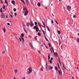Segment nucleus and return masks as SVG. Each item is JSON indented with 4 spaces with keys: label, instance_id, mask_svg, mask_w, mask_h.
I'll return each mask as SVG.
<instances>
[{
    "label": "nucleus",
    "instance_id": "f3484780",
    "mask_svg": "<svg viewBox=\"0 0 79 79\" xmlns=\"http://www.w3.org/2000/svg\"><path fill=\"white\" fill-rule=\"evenodd\" d=\"M37 5H38V6H41L40 3H38L37 4Z\"/></svg>",
    "mask_w": 79,
    "mask_h": 79
},
{
    "label": "nucleus",
    "instance_id": "412c9836",
    "mask_svg": "<svg viewBox=\"0 0 79 79\" xmlns=\"http://www.w3.org/2000/svg\"><path fill=\"white\" fill-rule=\"evenodd\" d=\"M46 27L47 28L48 31H50V28H49V27H48L47 26H46Z\"/></svg>",
    "mask_w": 79,
    "mask_h": 79
},
{
    "label": "nucleus",
    "instance_id": "39448f33",
    "mask_svg": "<svg viewBox=\"0 0 79 79\" xmlns=\"http://www.w3.org/2000/svg\"><path fill=\"white\" fill-rule=\"evenodd\" d=\"M29 45L31 47V48H32V49H34V47L32 45V44L31 43H30L29 44Z\"/></svg>",
    "mask_w": 79,
    "mask_h": 79
},
{
    "label": "nucleus",
    "instance_id": "6e6552de",
    "mask_svg": "<svg viewBox=\"0 0 79 79\" xmlns=\"http://www.w3.org/2000/svg\"><path fill=\"white\" fill-rule=\"evenodd\" d=\"M67 9L68 11H70L71 10V7L69 6H68Z\"/></svg>",
    "mask_w": 79,
    "mask_h": 79
},
{
    "label": "nucleus",
    "instance_id": "774afa93",
    "mask_svg": "<svg viewBox=\"0 0 79 79\" xmlns=\"http://www.w3.org/2000/svg\"><path fill=\"white\" fill-rule=\"evenodd\" d=\"M14 79H16V78H15V77H14Z\"/></svg>",
    "mask_w": 79,
    "mask_h": 79
},
{
    "label": "nucleus",
    "instance_id": "1a4fd4ad",
    "mask_svg": "<svg viewBox=\"0 0 79 79\" xmlns=\"http://www.w3.org/2000/svg\"><path fill=\"white\" fill-rule=\"evenodd\" d=\"M28 14V11L27 10V11H26L24 14V16H26Z\"/></svg>",
    "mask_w": 79,
    "mask_h": 79
},
{
    "label": "nucleus",
    "instance_id": "aec40b11",
    "mask_svg": "<svg viewBox=\"0 0 79 79\" xmlns=\"http://www.w3.org/2000/svg\"><path fill=\"white\" fill-rule=\"evenodd\" d=\"M15 73H18V70L17 69L15 70Z\"/></svg>",
    "mask_w": 79,
    "mask_h": 79
},
{
    "label": "nucleus",
    "instance_id": "f704fd0d",
    "mask_svg": "<svg viewBox=\"0 0 79 79\" xmlns=\"http://www.w3.org/2000/svg\"><path fill=\"white\" fill-rule=\"evenodd\" d=\"M13 10L14 11H16V9L15 8H14Z\"/></svg>",
    "mask_w": 79,
    "mask_h": 79
},
{
    "label": "nucleus",
    "instance_id": "5fc2aeb1",
    "mask_svg": "<svg viewBox=\"0 0 79 79\" xmlns=\"http://www.w3.org/2000/svg\"><path fill=\"white\" fill-rule=\"evenodd\" d=\"M58 68H59V69H60V66H58Z\"/></svg>",
    "mask_w": 79,
    "mask_h": 79
},
{
    "label": "nucleus",
    "instance_id": "9d476101",
    "mask_svg": "<svg viewBox=\"0 0 79 79\" xmlns=\"http://www.w3.org/2000/svg\"><path fill=\"white\" fill-rule=\"evenodd\" d=\"M2 30L3 31L4 33H5V32H6V29H5V28H3L2 29Z\"/></svg>",
    "mask_w": 79,
    "mask_h": 79
},
{
    "label": "nucleus",
    "instance_id": "dca6fc26",
    "mask_svg": "<svg viewBox=\"0 0 79 79\" xmlns=\"http://www.w3.org/2000/svg\"><path fill=\"white\" fill-rule=\"evenodd\" d=\"M21 2H22L25 5V2H24V0H21Z\"/></svg>",
    "mask_w": 79,
    "mask_h": 79
},
{
    "label": "nucleus",
    "instance_id": "cd10ccee",
    "mask_svg": "<svg viewBox=\"0 0 79 79\" xmlns=\"http://www.w3.org/2000/svg\"><path fill=\"white\" fill-rule=\"evenodd\" d=\"M35 24L36 26H37V22H35Z\"/></svg>",
    "mask_w": 79,
    "mask_h": 79
},
{
    "label": "nucleus",
    "instance_id": "f257e3e1",
    "mask_svg": "<svg viewBox=\"0 0 79 79\" xmlns=\"http://www.w3.org/2000/svg\"><path fill=\"white\" fill-rule=\"evenodd\" d=\"M21 36H20V37L21 38L19 37V40L21 42H22V40L23 43H24V38H23V37H24V34L22 33L21 34Z\"/></svg>",
    "mask_w": 79,
    "mask_h": 79
},
{
    "label": "nucleus",
    "instance_id": "bb28decb",
    "mask_svg": "<svg viewBox=\"0 0 79 79\" xmlns=\"http://www.w3.org/2000/svg\"><path fill=\"white\" fill-rule=\"evenodd\" d=\"M27 26H29V23H27Z\"/></svg>",
    "mask_w": 79,
    "mask_h": 79
},
{
    "label": "nucleus",
    "instance_id": "a18cd8bd",
    "mask_svg": "<svg viewBox=\"0 0 79 79\" xmlns=\"http://www.w3.org/2000/svg\"><path fill=\"white\" fill-rule=\"evenodd\" d=\"M51 69H53V66L52 67H51V68H50Z\"/></svg>",
    "mask_w": 79,
    "mask_h": 79
},
{
    "label": "nucleus",
    "instance_id": "6ab92c4d",
    "mask_svg": "<svg viewBox=\"0 0 79 79\" xmlns=\"http://www.w3.org/2000/svg\"><path fill=\"white\" fill-rule=\"evenodd\" d=\"M42 31L43 32V34L45 35V31L43 30H42Z\"/></svg>",
    "mask_w": 79,
    "mask_h": 79
},
{
    "label": "nucleus",
    "instance_id": "393cba45",
    "mask_svg": "<svg viewBox=\"0 0 79 79\" xmlns=\"http://www.w3.org/2000/svg\"><path fill=\"white\" fill-rule=\"evenodd\" d=\"M55 22L56 23V24H58V22H57V21H56V19H55Z\"/></svg>",
    "mask_w": 79,
    "mask_h": 79
},
{
    "label": "nucleus",
    "instance_id": "ea45409f",
    "mask_svg": "<svg viewBox=\"0 0 79 79\" xmlns=\"http://www.w3.org/2000/svg\"><path fill=\"white\" fill-rule=\"evenodd\" d=\"M49 62H50V63L51 64L52 62V60H50L49 61Z\"/></svg>",
    "mask_w": 79,
    "mask_h": 79
},
{
    "label": "nucleus",
    "instance_id": "603ef678",
    "mask_svg": "<svg viewBox=\"0 0 79 79\" xmlns=\"http://www.w3.org/2000/svg\"><path fill=\"white\" fill-rule=\"evenodd\" d=\"M45 47L47 48H48L47 46L45 45Z\"/></svg>",
    "mask_w": 79,
    "mask_h": 79
},
{
    "label": "nucleus",
    "instance_id": "9b49d317",
    "mask_svg": "<svg viewBox=\"0 0 79 79\" xmlns=\"http://www.w3.org/2000/svg\"><path fill=\"white\" fill-rule=\"evenodd\" d=\"M54 56H58V54L57 53H56V52H55V53H54ZM55 55H56V56Z\"/></svg>",
    "mask_w": 79,
    "mask_h": 79
},
{
    "label": "nucleus",
    "instance_id": "37998d69",
    "mask_svg": "<svg viewBox=\"0 0 79 79\" xmlns=\"http://www.w3.org/2000/svg\"><path fill=\"white\" fill-rule=\"evenodd\" d=\"M53 60V58H51V60Z\"/></svg>",
    "mask_w": 79,
    "mask_h": 79
},
{
    "label": "nucleus",
    "instance_id": "c9c22d12",
    "mask_svg": "<svg viewBox=\"0 0 79 79\" xmlns=\"http://www.w3.org/2000/svg\"><path fill=\"white\" fill-rule=\"evenodd\" d=\"M15 15V16H16L17 15V13H15L14 14Z\"/></svg>",
    "mask_w": 79,
    "mask_h": 79
},
{
    "label": "nucleus",
    "instance_id": "ddd939ff",
    "mask_svg": "<svg viewBox=\"0 0 79 79\" xmlns=\"http://www.w3.org/2000/svg\"><path fill=\"white\" fill-rule=\"evenodd\" d=\"M5 3L7 4V6H8V2H7L6 0H5Z\"/></svg>",
    "mask_w": 79,
    "mask_h": 79
},
{
    "label": "nucleus",
    "instance_id": "864d4df0",
    "mask_svg": "<svg viewBox=\"0 0 79 79\" xmlns=\"http://www.w3.org/2000/svg\"><path fill=\"white\" fill-rule=\"evenodd\" d=\"M46 69H47V65H46Z\"/></svg>",
    "mask_w": 79,
    "mask_h": 79
},
{
    "label": "nucleus",
    "instance_id": "72a5a7b5",
    "mask_svg": "<svg viewBox=\"0 0 79 79\" xmlns=\"http://www.w3.org/2000/svg\"><path fill=\"white\" fill-rule=\"evenodd\" d=\"M51 23H52V24H53L54 23L53 20H51Z\"/></svg>",
    "mask_w": 79,
    "mask_h": 79
},
{
    "label": "nucleus",
    "instance_id": "69168bd1",
    "mask_svg": "<svg viewBox=\"0 0 79 79\" xmlns=\"http://www.w3.org/2000/svg\"><path fill=\"white\" fill-rule=\"evenodd\" d=\"M72 79H74V77H72Z\"/></svg>",
    "mask_w": 79,
    "mask_h": 79
},
{
    "label": "nucleus",
    "instance_id": "e433bc0d",
    "mask_svg": "<svg viewBox=\"0 0 79 79\" xmlns=\"http://www.w3.org/2000/svg\"><path fill=\"white\" fill-rule=\"evenodd\" d=\"M10 17H11V18H13V15H12L10 14Z\"/></svg>",
    "mask_w": 79,
    "mask_h": 79
},
{
    "label": "nucleus",
    "instance_id": "0eeeda50",
    "mask_svg": "<svg viewBox=\"0 0 79 79\" xmlns=\"http://www.w3.org/2000/svg\"><path fill=\"white\" fill-rule=\"evenodd\" d=\"M30 26L31 27H32V26H34V24L32 23V22L31 21L30 22Z\"/></svg>",
    "mask_w": 79,
    "mask_h": 79
},
{
    "label": "nucleus",
    "instance_id": "a211bd4d",
    "mask_svg": "<svg viewBox=\"0 0 79 79\" xmlns=\"http://www.w3.org/2000/svg\"><path fill=\"white\" fill-rule=\"evenodd\" d=\"M12 4H15V1H12Z\"/></svg>",
    "mask_w": 79,
    "mask_h": 79
},
{
    "label": "nucleus",
    "instance_id": "8fccbe9b",
    "mask_svg": "<svg viewBox=\"0 0 79 79\" xmlns=\"http://www.w3.org/2000/svg\"><path fill=\"white\" fill-rule=\"evenodd\" d=\"M1 3H2V4H3V2H2V0H1Z\"/></svg>",
    "mask_w": 79,
    "mask_h": 79
},
{
    "label": "nucleus",
    "instance_id": "5701e85b",
    "mask_svg": "<svg viewBox=\"0 0 79 79\" xmlns=\"http://www.w3.org/2000/svg\"><path fill=\"white\" fill-rule=\"evenodd\" d=\"M55 69L56 71H58V68H57V67H55Z\"/></svg>",
    "mask_w": 79,
    "mask_h": 79
},
{
    "label": "nucleus",
    "instance_id": "f03ea898",
    "mask_svg": "<svg viewBox=\"0 0 79 79\" xmlns=\"http://www.w3.org/2000/svg\"><path fill=\"white\" fill-rule=\"evenodd\" d=\"M36 29V32H38L39 31H40V30H39V27H37V26H34L33 28V29Z\"/></svg>",
    "mask_w": 79,
    "mask_h": 79
},
{
    "label": "nucleus",
    "instance_id": "a19ab883",
    "mask_svg": "<svg viewBox=\"0 0 79 79\" xmlns=\"http://www.w3.org/2000/svg\"><path fill=\"white\" fill-rule=\"evenodd\" d=\"M7 25H8V26H10V23H7Z\"/></svg>",
    "mask_w": 79,
    "mask_h": 79
},
{
    "label": "nucleus",
    "instance_id": "680f3d73",
    "mask_svg": "<svg viewBox=\"0 0 79 79\" xmlns=\"http://www.w3.org/2000/svg\"><path fill=\"white\" fill-rule=\"evenodd\" d=\"M39 25H40V23H38Z\"/></svg>",
    "mask_w": 79,
    "mask_h": 79
},
{
    "label": "nucleus",
    "instance_id": "2f4dec72",
    "mask_svg": "<svg viewBox=\"0 0 79 79\" xmlns=\"http://www.w3.org/2000/svg\"><path fill=\"white\" fill-rule=\"evenodd\" d=\"M48 44L50 47H52V45H51V44H50V43H49Z\"/></svg>",
    "mask_w": 79,
    "mask_h": 79
},
{
    "label": "nucleus",
    "instance_id": "c85d7f7f",
    "mask_svg": "<svg viewBox=\"0 0 79 79\" xmlns=\"http://www.w3.org/2000/svg\"><path fill=\"white\" fill-rule=\"evenodd\" d=\"M58 33L59 34H60V31H58Z\"/></svg>",
    "mask_w": 79,
    "mask_h": 79
},
{
    "label": "nucleus",
    "instance_id": "052dcab7",
    "mask_svg": "<svg viewBox=\"0 0 79 79\" xmlns=\"http://www.w3.org/2000/svg\"><path fill=\"white\" fill-rule=\"evenodd\" d=\"M58 66H60V64H58Z\"/></svg>",
    "mask_w": 79,
    "mask_h": 79
},
{
    "label": "nucleus",
    "instance_id": "6e6d98bb",
    "mask_svg": "<svg viewBox=\"0 0 79 79\" xmlns=\"http://www.w3.org/2000/svg\"><path fill=\"white\" fill-rule=\"evenodd\" d=\"M22 79H26V78H25V77H23Z\"/></svg>",
    "mask_w": 79,
    "mask_h": 79
},
{
    "label": "nucleus",
    "instance_id": "09e8293b",
    "mask_svg": "<svg viewBox=\"0 0 79 79\" xmlns=\"http://www.w3.org/2000/svg\"><path fill=\"white\" fill-rule=\"evenodd\" d=\"M51 48H52V51H54V50L53 49V47H52Z\"/></svg>",
    "mask_w": 79,
    "mask_h": 79
},
{
    "label": "nucleus",
    "instance_id": "473e14b6",
    "mask_svg": "<svg viewBox=\"0 0 79 79\" xmlns=\"http://www.w3.org/2000/svg\"><path fill=\"white\" fill-rule=\"evenodd\" d=\"M43 23V24H44V26H45V23H44V22L43 21L42 22Z\"/></svg>",
    "mask_w": 79,
    "mask_h": 79
},
{
    "label": "nucleus",
    "instance_id": "79ce46f5",
    "mask_svg": "<svg viewBox=\"0 0 79 79\" xmlns=\"http://www.w3.org/2000/svg\"><path fill=\"white\" fill-rule=\"evenodd\" d=\"M59 45H60V44H61V42H60V40H59Z\"/></svg>",
    "mask_w": 79,
    "mask_h": 79
},
{
    "label": "nucleus",
    "instance_id": "7ed1b4c3",
    "mask_svg": "<svg viewBox=\"0 0 79 79\" xmlns=\"http://www.w3.org/2000/svg\"><path fill=\"white\" fill-rule=\"evenodd\" d=\"M58 73L60 76H62V71L61 69H60V70H58Z\"/></svg>",
    "mask_w": 79,
    "mask_h": 79
},
{
    "label": "nucleus",
    "instance_id": "f8f14e48",
    "mask_svg": "<svg viewBox=\"0 0 79 79\" xmlns=\"http://www.w3.org/2000/svg\"><path fill=\"white\" fill-rule=\"evenodd\" d=\"M50 58V53L48 54V59L49 60Z\"/></svg>",
    "mask_w": 79,
    "mask_h": 79
},
{
    "label": "nucleus",
    "instance_id": "58836bf2",
    "mask_svg": "<svg viewBox=\"0 0 79 79\" xmlns=\"http://www.w3.org/2000/svg\"><path fill=\"white\" fill-rule=\"evenodd\" d=\"M73 18H76V15H73Z\"/></svg>",
    "mask_w": 79,
    "mask_h": 79
},
{
    "label": "nucleus",
    "instance_id": "4c0bfd02",
    "mask_svg": "<svg viewBox=\"0 0 79 79\" xmlns=\"http://www.w3.org/2000/svg\"><path fill=\"white\" fill-rule=\"evenodd\" d=\"M48 68L49 69H50V68H51V66H48Z\"/></svg>",
    "mask_w": 79,
    "mask_h": 79
},
{
    "label": "nucleus",
    "instance_id": "7c9ffc66",
    "mask_svg": "<svg viewBox=\"0 0 79 79\" xmlns=\"http://www.w3.org/2000/svg\"><path fill=\"white\" fill-rule=\"evenodd\" d=\"M38 35L39 36H40V33H38Z\"/></svg>",
    "mask_w": 79,
    "mask_h": 79
},
{
    "label": "nucleus",
    "instance_id": "de8ad7c7",
    "mask_svg": "<svg viewBox=\"0 0 79 79\" xmlns=\"http://www.w3.org/2000/svg\"><path fill=\"white\" fill-rule=\"evenodd\" d=\"M51 48H52V51H54V50L53 49V47H52Z\"/></svg>",
    "mask_w": 79,
    "mask_h": 79
},
{
    "label": "nucleus",
    "instance_id": "e2e57ef3",
    "mask_svg": "<svg viewBox=\"0 0 79 79\" xmlns=\"http://www.w3.org/2000/svg\"><path fill=\"white\" fill-rule=\"evenodd\" d=\"M31 36L30 35L29 36V37H30V38H31Z\"/></svg>",
    "mask_w": 79,
    "mask_h": 79
},
{
    "label": "nucleus",
    "instance_id": "20e7f679",
    "mask_svg": "<svg viewBox=\"0 0 79 79\" xmlns=\"http://www.w3.org/2000/svg\"><path fill=\"white\" fill-rule=\"evenodd\" d=\"M29 72H28V74H29V73H32V68H30L29 69Z\"/></svg>",
    "mask_w": 79,
    "mask_h": 79
},
{
    "label": "nucleus",
    "instance_id": "423d86ee",
    "mask_svg": "<svg viewBox=\"0 0 79 79\" xmlns=\"http://www.w3.org/2000/svg\"><path fill=\"white\" fill-rule=\"evenodd\" d=\"M5 15H4V14L2 13L1 15V18H5Z\"/></svg>",
    "mask_w": 79,
    "mask_h": 79
},
{
    "label": "nucleus",
    "instance_id": "bf43d9fd",
    "mask_svg": "<svg viewBox=\"0 0 79 79\" xmlns=\"http://www.w3.org/2000/svg\"><path fill=\"white\" fill-rule=\"evenodd\" d=\"M52 15L53 16H54V15H53V13H52Z\"/></svg>",
    "mask_w": 79,
    "mask_h": 79
},
{
    "label": "nucleus",
    "instance_id": "4468645a",
    "mask_svg": "<svg viewBox=\"0 0 79 79\" xmlns=\"http://www.w3.org/2000/svg\"><path fill=\"white\" fill-rule=\"evenodd\" d=\"M58 60L60 64L61 65V60H60V58H59V57H58Z\"/></svg>",
    "mask_w": 79,
    "mask_h": 79
},
{
    "label": "nucleus",
    "instance_id": "338daca9",
    "mask_svg": "<svg viewBox=\"0 0 79 79\" xmlns=\"http://www.w3.org/2000/svg\"><path fill=\"white\" fill-rule=\"evenodd\" d=\"M10 13H11V14H13V13H12V12H10Z\"/></svg>",
    "mask_w": 79,
    "mask_h": 79
},
{
    "label": "nucleus",
    "instance_id": "49530a36",
    "mask_svg": "<svg viewBox=\"0 0 79 79\" xmlns=\"http://www.w3.org/2000/svg\"><path fill=\"white\" fill-rule=\"evenodd\" d=\"M35 40H37V37H35Z\"/></svg>",
    "mask_w": 79,
    "mask_h": 79
},
{
    "label": "nucleus",
    "instance_id": "13d9d810",
    "mask_svg": "<svg viewBox=\"0 0 79 79\" xmlns=\"http://www.w3.org/2000/svg\"><path fill=\"white\" fill-rule=\"evenodd\" d=\"M50 49L51 51V52H52V49H51V48H50Z\"/></svg>",
    "mask_w": 79,
    "mask_h": 79
},
{
    "label": "nucleus",
    "instance_id": "a878e982",
    "mask_svg": "<svg viewBox=\"0 0 79 79\" xmlns=\"http://www.w3.org/2000/svg\"><path fill=\"white\" fill-rule=\"evenodd\" d=\"M2 7V8H3V9H5V6L3 5Z\"/></svg>",
    "mask_w": 79,
    "mask_h": 79
},
{
    "label": "nucleus",
    "instance_id": "2eb2a0df",
    "mask_svg": "<svg viewBox=\"0 0 79 79\" xmlns=\"http://www.w3.org/2000/svg\"><path fill=\"white\" fill-rule=\"evenodd\" d=\"M44 37H45V38L46 39V40H47V41H48V42H49V41L48 40L47 38V37H46V36H45V35H44Z\"/></svg>",
    "mask_w": 79,
    "mask_h": 79
},
{
    "label": "nucleus",
    "instance_id": "4d7b16f0",
    "mask_svg": "<svg viewBox=\"0 0 79 79\" xmlns=\"http://www.w3.org/2000/svg\"><path fill=\"white\" fill-rule=\"evenodd\" d=\"M38 52H39V53H40V51H38Z\"/></svg>",
    "mask_w": 79,
    "mask_h": 79
},
{
    "label": "nucleus",
    "instance_id": "3c124183",
    "mask_svg": "<svg viewBox=\"0 0 79 79\" xmlns=\"http://www.w3.org/2000/svg\"><path fill=\"white\" fill-rule=\"evenodd\" d=\"M5 51H4L2 52V53L3 54V53H5Z\"/></svg>",
    "mask_w": 79,
    "mask_h": 79
},
{
    "label": "nucleus",
    "instance_id": "0e129e2a",
    "mask_svg": "<svg viewBox=\"0 0 79 79\" xmlns=\"http://www.w3.org/2000/svg\"><path fill=\"white\" fill-rule=\"evenodd\" d=\"M41 45L42 47H43V44H41Z\"/></svg>",
    "mask_w": 79,
    "mask_h": 79
},
{
    "label": "nucleus",
    "instance_id": "c03bdc74",
    "mask_svg": "<svg viewBox=\"0 0 79 79\" xmlns=\"http://www.w3.org/2000/svg\"><path fill=\"white\" fill-rule=\"evenodd\" d=\"M40 70H41V71H43V69L42 68H40Z\"/></svg>",
    "mask_w": 79,
    "mask_h": 79
},
{
    "label": "nucleus",
    "instance_id": "4be33fe9",
    "mask_svg": "<svg viewBox=\"0 0 79 79\" xmlns=\"http://www.w3.org/2000/svg\"><path fill=\"white\" fill-rule=\"evenodd\" d=\"M0 12L1 13H2L3 12V11H2V8H1L0 10Z\"/></svg>",
    "mask_w": 79,
    "mask_h": 79
},
{
    "label": "nucleus",
    "instance_id": "c756f323",
    "mask_svg": "<svg viewBox=\"0 0 79 79\" xmlns=\"http://www.w3.org/2000/svg\"><path fill=\"white\" fill-rule=\"evenodd\" d=\"M77 42H78V43H79V38H77Z\"/></svg>",
    "mask_w": 79,
    "mask_h": 79
},
{
    "label": "nucleus",
    "instance_id": "b1692460",
    "mask_svg": "<svg viewBox=\"0 0 79 79\" xmlns=\"http://www.w3.org/2000/svg\"><path fill=\"white\" fill-rule=\"evenodd\" d=\"M23 29H24V31H25L26 33H27V31H26V29H24V28H23Z\"/></svg>",
    "mask_w": 79,
    "mask_h": 79
}]
</instances>
